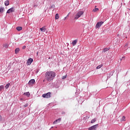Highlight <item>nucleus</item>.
Returning a JSON list of instances; mask_svg holds the SVG:
<instances>
[{
    "label": "nucleus",
    "mask_w": 130,
    "mask_h": 130,
    "mask_svg": "<svg viewBox=\"0 0 130 130\" xmlns=\"http://www.w3.org/2000/svg\"><path fill=\"white\" fill-rule=\"evenodd\" d=\"M55 72L53 71H47L45 74V78L48 82L52 81L55 78Z\"/></svg>",
    "instance_id": "1"
},
{
    "label": "nucleus",
    "mask_w": 130,
    "mask_h": 130,
    "mask_svg": "<svg viewBox=\"0 0 130 130\" xmlns=\"http://www.w3.org/2000/svg\"><path fill=\"white\" fill-rule=\"evenodd\" d=\"M83 14H84V11H78L75 16V19L76 20H78V19H79V18H80V17H81V16H82Z\"/></svg>",
    "instance_id": "2"
},
{
    "label": "nucleus",
    "mask_w": 130,
    "mask_h": 130,
    "mask_svg": "<svg viewBox=\"0 0 130 130\" xmlns=\"http://www.w3.org/2000/svg\"><path fill=\"white\" fill-rule=\"evenodd\" d=\"M42 97H43V98H50V97H51V93L48 92L47 93L43 94L42 95Z\"/></svg>",
    "instance_id": "3"
},
{
    "label": "nucleus",
    "mask_w": 130,
    "mask_h": 130,
    "mask_svg": "<svg viewBox=\"0 0 130 130\" xmlns=\"http://www.w3.org/2000/svg\"><path fill=\"white\" fill-rule=\"evenodd\" d=\"M33 62V59L32 58H29L28 59L27 62H26V64L27 66H31V64Z\"/></svg>",
    "instance_id": "4"
},
{
    "label": "nucleus",
    "mask_w": 130,
    "mask_h": 130,
    "mask_svg": "<svg viewBox=\"0 0 130 130\" xmlns=\"http://www.w3.org/2000/svg\"><path fill=\"white\" fill-rule=\"evenodd\" d=\"M97 127H98V124H95L88 128V130H96Z\"/></svg>",
    "instance_id": "5"
},
{
    "label": "nucleus",
    "mask_w": 130,
    "mask_h": 130,
    "mask_svg": "<svg viewBox=\"0 0 130 130\" xmlns=\"http://www.w3.org/2000/svg\"><path fill=\"white\" fill-rule=\"evenodd\" d=\"M14 12H15V8L14 7H12V8L9 9L7 11V14H11V13H14Z\"/></svg>",
    "instance_id": "6"
},
{
    "label": "nucleus",
    "mask_w": 130,
    "mask_h": 130,
    "mask_svg": "<svg viewBox=\"0 0 130 130\" xmlns=\"http://www.w3.org/2000/svg\"><path fill=\"white\" fill-rule=\"evenodd\" d=\"M104 22L103 21L100 22H98L95 25V28H96V29H98V28H99L100 27H101V26L102 25V24L104 23Z\"/></svg>",
    "instance_id": "7"
},
{
    "label": "nucleus",
    "mask_w": 130,
    "mask_h": 130,
    "mask_svg": "<svg viewBox=\"0 0 130 130\" xmlns=\"http://www.w3.org/2000/svg\"><path fill=\"white\" fill-rule=\"evenodd\" d=\"M60 121H61V118L57 119L53 122V124H56L57 123H58V122H60Z\"/></svg>",
    "instance_id": "8"
},
{
    "label": "nucleus",
    "mask_w": 130,
    "mask_h": 130,
    "mask_svg": "<svg viewBox=\"0 0 130 130\" xmlns=\"http://www.w3.org/2000/svg\"><path fill=\"white\" fill-rule=\"evenodd\" d=\"M35 83V79H31L29 82H28V85H33Z\"/></svg>",
    "instance_id": "9"
},
{
    "label": "nucleus",
    "mask_w": 130,
    "mask_h": 130,
    "mask_svg": "<svg viewBox=\"0 0 130 130\" xmlns=\"http://www.w3.org/2000/svg\"><path fill=\"white\" fill-rule=\"evenodd\" d=\"M40 30H41V32H45L46 31V28L44 26L42 28H40Z\"/></svg>",
    "instance_id": "10"
},
{
    "label": "nucleus",
    "mask_w": 130,
    "mask_h": 130,
    "mask_svg": "<svg viewBox=\"0 0 130 130\" xmlns=\"http://www.w3.org/2000/svg\"><path fill=\"white\" fill-rule=\"evenodd\" d=\"M77 42H78V40H77L73 41L72 42V45L73 46H75V45H76V44H77Z\"/></svg>",
    "instance_id": "11"
},
{
    "label": "nucleus",
    "mask_w": 130,
    "mask_h": 130,
    "mask_svg": "<svg viewBox=\"0 0 130 130\" xmlns=\"http://www.w3.org/2000/svg\"><path fill=\"white\" fill-rule=\"evenodd\" d=\"M9 5H10V2L9 1H6L5 2V5L6 7H8V6H9Z\"/></svg>",
    "instance_id": "12"
},
{
    "label": "nucleus",
    "mask_w": 130,
    "mask_h": 130,
    "mask_svg": "<svg viewBox=\"0 0 130 130\" xmlns=\"http://www.w3.org/2000/svg\"><path fill=\"white\" fill-rule=\"evenodd\" d=\"M19 51H20V48H17L15 50V52L16 54H17V53H19Z\"/></svg>",
    "instance_id": "13"
},
{
    "label": "nucleus",
    "mask_w": 130,
    "mask_h": 130,
    "mask_svg": "<svg viewBox=\"0 0 130 130\" xmlns=\"http://www.w3.org/2000/svg\"><path fill=\"white\" fill-rule=\"evenodd\" d=\"M22 29H23V28L21 26H18L16 27V30H17V31H21Z\"/></svg>",
    "instance_id": "14"
},
{
    "label": "nucleus",
    "mask_w": 130,
    "mask_h": 130,
    "mask_svg": "<svg viewBox=\"0 0 130 130\" xmlns=\"http://www.w3.org/2000/svg\"><path fill=\"white\" fill-rule=\"evenodd\" d=\"M24 95H25V96H27V97H30V93L29 92H25Z\"/></svg>",
    "instance_id": "15"
},
{
    "label": "nucleus",
    "mask_w": 130,
    "mask_h": 130,
    "mask_svg": "<svg viewBox=\"0 0 130 130\" xmlns=\"http://www.w3.org/2000/svg\"><path fill=\"white\" fill-rule=\"evenodd\" d=\"M55 20H58L59 19V16L58 15V14H56L55 15Z\"/></svg>",
    "instance_id": "16"
},
{
    "label": "nucleus",
    "mask_w": 130,
    "mask_h": 130,
    "mask_svg": "<svg viewBox=\"0 0 130 130\" xmlns=\"http://www.w3.org/2000/svg\"><path fill=\"white\" fill-rule=\"evenodd\" d=\"M108 50H109V49L107 48H106L103 49V52H106V51H108Z\"/></svg>",
    "instance_id": "17"
},
{
    "label": "nucleus",
    "mask_w": 130,
    "mask_h": 130,
    "mask_svg": "<svg viewBox=\"0 0 130 130\" xmlns=\"http://www.w3.org/2000/svg\"><path fill=\"white\" fill-rule=\"evenodd\" d=\"M125 121V117L123 116L122 118L121 119V121Z\"/></svg>",
    "instance_id": "18"
},
{
    "label": "nucleus",
    "mask_w": 130,
    "mask_h": 130,
    "mask_svg": "<svg viewBox=\"0 0 130 130\" xmlns=\"http://www.w3.org/2000/svg\"><path fill=\"white\" fill-rule=\"evenodd\" d=\"M4 85L0 86V92H1L2 90H4Z\"/></svg>",
    "instance_id": "19"
},
{
    "label": "nucleus",
    "mask_w": 130,
    "mask_h": 130,
    "mask_svg": "<svg viewBox=\"0 0 130 130\" xmlns=\"http://www.w3.org/2000/svg\"><path fill=\"white\" fill-rule=\"evenodd\" d=\"M9 87H10V83H8L7 84H6V85L5 86V88L8 89Z\"/></svg>",
    "instance_id": "20"
},
{
    "label": "nucleus",
    "mask_w": 130,
    "mask_h": 130,
    "mask_svg": "<svg viewBox=\"0 0 130 130\" xmlns=\"http://www.w3.org/2000/svg\"><path fill=\"white\" fill-rule=\"evenodd\" d=\"M92 11H93V12H97L98 11H99V9H98V8H95V9H93Z\"/></svg>",
    "instance_id": "21"
},
{
    "label": "nucleus",
    "mask_w": 130,
    "mask_h": 130,
    "mask_svg": "<svg viewBox=\"0 0 130 130\" xmlns=\"http://www.w3.org/2000/svg\"><path fill=\"white\" fill-rule=\"evenodd\" d=\"M95 121H96V119H93L91 120V123H94V122H95Z\"/></svg>",
    "instance_id": "22"
},
{
    "label": "nucleus",
    "mask_w": 130,
    "mask_h": 130,
    "mask_svg": "<svg viewBox=\"0 0 130 130\" xmlns=\"http://www.w3.org/2000/svg\"><path fill=\"white\" fill-rule=\"evenodd\" d=\"M102 67V66L101 65H99L96 67L97 70H99V69H101V67Z\"/></svg>",
    "instance_id": "23"
},
{
    "label": "nucleus",
    "mask_w": 130,
    "mask_h": 130,
    "mask_svg": "<svg viewBox=\"0 0 130 130\" xmlns=\"http://www.w3.org/2000/svg\"><path fill=\"white\" fill-rule=\"evenodd\" d=\"M4 11V8H0V13H2Z\"/></svg>",
    "instance_id": "24"
},
{
    "label": "nucleus",
    "mask_w": 130,
    "mask_h": 130,
    "mask_svg": "<svg viewBox=\"0 0 130 130\" xmlns=\"http://www.w3.org/2000/svg\"><path fill=\"white\" fill-rule=\"evenodd\" d=\"M62 80H64V79H67V75L62 76Z\"/></svg>",
    "instance_id": "25"
},
{
    "label": "nucleus",
    "mask_w": 130,
    "mask_h": 130,
    "mask_svg": "<svg viewBox=\"0 0 130 130\" xmlns=\"http://www.w3.org/2000/svg\"><path fill=\"white\" fill-rule=\"evenodd\" d=\"M2 120H3V117L0 115V122H2Z\"/></svg>",
    "instance_id": "26"
},
{
    "label": "nucleus",
    "mask_w": 130,
    "mask_h": 130,
    "mask_svg": "<svg viewBox=\"0 0 130 130\" xmlns=\"http://www.w3.org/2000/svg\"><path fill=\"white\" fill-rule=\"evenodd\" d=\"M4 47H5L6 48H8V45H4Z\"/></svg>",
    "instance_id": "27"
},
{
    "label": "nucleus",
    "mask_w": 130,
    "mask_h": 130,
    "mask_svg": "<svg viewBox=\"0 0 130 130\" xmlns=\"http://www.w3.org/2000/svg\"><path fill=\"white\" fill-rule=\"evenodd\" d=\"M23 106L24 107H27L28 106V104H25Z\"/></svg>",
    "instance_id": "28"
},
{
    "label": "nucleus",
    "mask_w": 130,
    "mask_h": 130,
    "mask_svg": "<svg viewBox=\"0 0 130 130\" xmlns=\"http://www.w3.org/2000/svg\"><path fill=\"white\" fill-rule=\"evenodd\" d=\"M26 48V46H23L22 47V49H25Z\"/></svg>",
    "instance_id": "29"
},
{
    "label": "nucleus",
    "mask_w": 130,
    "mask_h": 130,
    "mask_svg": "<svg viewBox=\"0 0 130 130\" xmlns=\"http://www.w3.org/2000/svg\"><path fill=\"white\" fill-rule=\"evenodd\" d=\"M54 7H55L54 5H53L51 6V8L53 9L54 8Z\"/></svg>",
    "instance_id": "30"
},
{
    "label": "nucleus",
    "mask_w": 130,
    "mask_h": 130,
    "mask_svg": "<svg viewBox=\"0 0 130 130\" xmlns=\"http://www.w3.org/2000/svg\"><path fill=\"white\" fill-rule=\"evenodd\" d=\"M125 57H122L120 59V60H122Z\"/></svg>",
    "instance_id": "31"
},
{
    "label": "nucleus",
    "mask_w": 130,
    "mask_h": 130,
    "mask_svg": "<svg viewBox=\"0 0 130 130\" xmlns=\"http://www.w3.org/2000/svg\"><path fill=\"white\" fill-rule=\"evenodd\" d=\"M66 19H67V17H64V18L63 19V21H66Z\"/></svg>",
    "instance_id": "32"
},
{
    "label": "nucleus",
    "mask_w": 130,
    "mask_h": 130,
    "mask_svg": "<svg viewBox=\"0 0 130 130\" xmlns=\"http://www.w3.org/2000/svg\"><path fill=\"white\" fill-rule=\"evenodd\" d=\"M70 15V13H69L67 15V17L69 16V15Z\"/></svg>",
    "instance_id": "33"
},
{
    "label": "nucleus",
    "mask_w": 130,
    "mask_h": 130,
    "mask_svg": "<svg viewBox=\"0 0 130 130\" xmlns=\"http://www.w3.org/2000/svg\"><path fill=\"white\" fill-rule=\"evenodd\" d=\"M51 128H53V126H52V127H51Z\"/></svg>",
    "instance_id": "34"
},
{
    "label": "nucleus",
    "mask_w": 130,
    "mask_h": 130,
    "mask_svg": "<svg viewBox=\"0 0 130 130\" xmlns=\"http://www.w3.org/2000/svg\"><path fill=\"white\" fill-rule=\"evenodd\" d=\"M62 114H63V113H64V112H62Z\"/></svg>",
    "instance_id": "35"
},
{
    "label": "nucleus",
    "mask_w": 130,
    "mask_h": 130,
    "mask_svg": "<svg viewBox=\"0 0 130 130\" xmlns=\"http://www.w3.org/2000/svg\"><path fill=\"white\" fill-rule=\"evenodd\" d=\"M123 59H124V58H123Z\"/></svg>",
    "instance_id": "36"
}]
</instances>
